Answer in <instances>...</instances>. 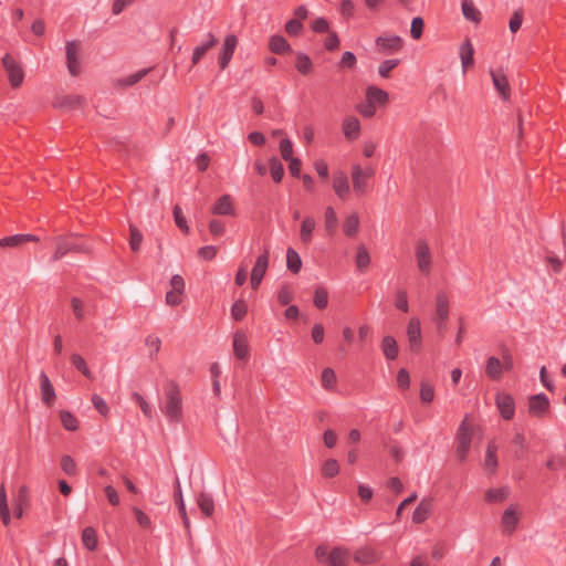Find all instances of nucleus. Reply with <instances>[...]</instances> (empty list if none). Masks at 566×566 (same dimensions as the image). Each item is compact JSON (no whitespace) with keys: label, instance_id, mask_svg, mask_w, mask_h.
Here are the masks:
<instances>
[{"label":"nucleus","instance_id":"nucleus-1","mask_svg":"<svg viewBox=\"0 0 566 566\" xmlns=\"http://www.w3.org/2000/svg\"><path fill=\"white\" fill-rule=\"evenodd\" d=\"M160 408L170 423H179L182 420V398L177 382H168L165 401Z\"/></svg>","mask_w":566,"mask_h":566},{"label":"nucleus","instance_id":"nucleus-2","mask_svg":"<svg viewBox=\"0 0 566 566\" xmlns=\"http://www.w3.org/2000/svg\"><path fill=\"white\" fill-rule=\"evenodd\" d=\"M375 169L371 166L363 167L360 164L352 166V184L357 196H361L367 190L368 179L373 178Z\"/></svg>","mask_w":566,"mask_h":566},{"label":"nucleus","instance_id":"nucleus-3","mask_svg":"<svg viewBox=\"0 0 566 566\" xmlns=\"http://www.w3.org/2000/svg\"><path fill=\"white\" fill-rule=\"evenodd\" d=\"M457 447H455V453L457 457L464 461L469 454L470 448H471V441H472V427L471 424L464 419L457 432L455 437Z\"/></svg>","mask_w":566,"mask_h":566},{"label":"nucleus","instance_id":"nucleus-4","mask_svg":"<svg viewBox=\"0 0 566 566\" xmlns=\"http://www.w3.org/2000/svg\"><path fill=\"white\" fill-rule=\"evenodd\" d=\"M450 300L446 292H439L436 295L434 300V324L439 332H443L447 327V322L449 318V310Z\"/></svg>","mask_w":566,"mask_h":566},{"label":"nucleus","instance_id":"nucleus-5","mask_svg":"<svg viewBox=\"0 0 566 566\" xmlns=\"http://www.w3.org/2000/svg\"><path fill=\"white\" fill-rule=\"evenodd\" d=\"M522 517V509L518 504L509 505L502 516H501V526L504 534L512 535L521 521Z\"/></svg>","mask_w":566,"mask_h":566},{"label":"nucleus","instance_id":"nucleus-6","mask_svg":"<svg viewBox=\"0 0 566 566\" xmlns=\"http://www.w3.org/2000/svg\"><path fill=\"white\" fill-rule=\"evenodd\" d=\"M549 409L551 402L545 394L541 392L528 397L527 412L530 416L542 419L549 412Z\"/></svg>","mask_w":566,"mask_h":566},{"label":"nucleus","instance_id":"nucleus-7","mask_svg":"<svg viewBox=\"0 0 566 566\" xmlns=\"http://www.w3.org/2000/svg\"><path fill=\"white\" fill-rule=\"evenodd\" d=\"M415 256L419 271L422 274L428 275L432 266V255L430 248L426 241H417Z\"/></svg>","mask_w":566,"mask_h":566},{"label":"nucleus","instance_id":"nucleus-8","mask_svg":"<svg viewBox=\"0 0 566 566\" xmlns=\"http://www.w3.org/2000/svg\"><path fill=\"white\" fill-rule=\"evenodd\" d=\"M2 64L8 73L10 84L13 87L20 86L23 82L24 74L19 63L10 54H6L2 57Z\"/></svg>","mask_w":566,"mask_h":566},{"label":"nucleus","instance_id":"nucleus-9","mask_svg":"<svg viewBox=\"0 0 566 566\" xmlns=\"http://www.w3.org/2000/svg\"><path fill=\"white\" fill-rule=\"evenodd\" d=\"M377 50L386 54H395L402 46V39L396 34L380 35L375 41Z\"/></svg>","mask_w":566,"mask_h":566},{"label":"nucleus","instance_id":"nucleus-10","mask_svg":"<svg viewBox=\"0 0 566 566\" xmlns=\"http://www.w3.org/2000/svg\"><path fill=\"white\" fill-rule=\"evenodd\" d=\"M407 337L411 352H418L421 347V324L418 317H411L407 325Z\"/></svg>","mask_w":566,"mask_h":566},{"label":"nucleus","instance_id":"nucleus-11","mask_svg":"<svg viewBox=\"0 0 566 566\" xmlns=\"http://www.w3.org/2000/svg\"><path fill=\"white\" fill-rule=\"evenodd\" d=\"M238 44V38L234 34L226 36L222 49L219 53V65L221 70H224L231 61L233 53Z\"/></svg>","mask_w":566,"mask_h":566},{"label":"nucleus","instance_id":"nucleus-12","mask_svg":"<svg viewBox=\"0 0 566 566\" xmlns=\"http://www.w3.org/2000/svg\"><path fill=\"white\" fill-rule=\"evenodd\" d=\"M496 407L505 420H511L515 413V402L511 395L499 392L495 397Z\"/></svg>","mask_w":566,"mask_h":566},{"label":"nucleus","instance_id":"nucleus-13","mask_svg":"<svg viewBox=\"0 0 566 566\" xmlns=\"http://www.w3.org/2000/svg\"><path fill=\"white\" fill-rule=\"evenodd\" d=\"M66 62L67 70L72 76H76L81 72V62L78 60V45L75 41L66 42Z\"/></svg>","mask_w":566,"mask_h":566},{"label":"nucleus","instance_id":"nucleus-14","mask_svg":"<svg viewBox=\"0 0 566 566\" xmlns=\"http://www.w3.org/2000/svg\"><path fill=\"white\" fill-rule=\"evenodd\" d=\"M39 379H40L41 400L46 406H51L56 398L54 387H53L50 378L48 377V375L44 371L40 373Z\"/></svg>","mask_w":566,"mask_h":566},{"label":"nucleus","instance_id":"nucleus-15","mask_svg":"<svg viewBox=\"0 0 566 566\" xmlns=\"http://www.w3.org/2000/svg\"><path fill=\"white\" fill-rule=\"evenodd\" d=\"M233 353L234 356L240 360H244L249 356L248 336L242 331H238L233 335Z\"/></svg>","mask_w":566,"mask_h":566},{"label":"nucleus","instance_id":"nucleus-16","mask_svg":"<svg viewBox=\"0 0 566 566\" xmlns=\"http://www.w3.org/2000/svg\"><path fill=\"white\" fill-rule=\"evenodd\" d=\"M333 189L339 199H342V200L347 199L349 191H350V187H349L348 178L344 171L339 170V171L334 172Z\"/></svg>","mask_w":566,"mask_h":566},{"label":"nucleus","instance_id":"nucleus-17","mask_svg":"<svg viewBox=\"0 0 566 566\" xmlns=\"http://www.w3.org/2000/svg\"><path fill=\"white\" fill-rule=\"evenodd\" d=\"M84 251H85V249L82 244L60 238L56 242V249L53 254V260L54 261L60 260L64 255H66L69 252H84Z\"/></svg>","mask_w":566,"mask_h":566},{"label":"nucleus","instance_id":"nucleus-18","mask_svg":"<svg viewBox=\"0 0 566 566\" xmlns=\"http://www.w3.org/2000/svg\"><path fill=\"white\" fill-rule=\"evenodd\" d=\"M316 220L312 216H305L300 227V240L303 244L308 245L313 241V234L316 229Z\"/></svg>","mask_w":566,"mask_h":566},{"label":"nucleus","instance_id":"nucleus-19","mask_svg":"<svg viewBox=\"0 0 566 566\" xmlns=\"http://www.w3.org/2000/svg\"><path fill=\"white\" fill-rule=\"evenodd\" d=\"M493 85L499 92L502 98L507 99L510 97L511 87L506 75L502 71H490Z\"/></svg>","mask_w":566,"mask_h":566},{"label":"nucleus","instance_id":"nucleus-20","mask_svg":"<svg viewBox=\"0 0 566 566\" xmlns=\"http://www.w3.org/2000/svg\"><path fill=\"white\" fill-rule=\"evenodd\" d=\"M211 213L216 216H234L235 210L230 195L221 196L211 207Z\"/></svg>","mask_w":566,"mask_h":566},{"label":"nucleus","instance_id":"nucleus-21","mask_svg":"<svg viewBox=\"0 0 566 566\" xmlns=\"http://www.w3.org/2000/svg\"><path fill=\"white\" fill-rule=\"evenodd\" d=\"M459 54L462 72L465 74L467 70L474 64V48L469 39L460 45Z\"/></svg>","mask_w":566,"mask_h":566},{"label":"nucleus","instance_id":"nucleus-22","mask_svg":"<svg viewBox=\"0 0 566 566\" xmlns=\"http://www.w3.org/2000/svg\"><path fill=\"white\" fill-rule=\"evenodd\" d=\"M350 552L347 548L337 546L328 554L329 566H347L349 563Z\"/></svg>","mask_w":566,"mask_h":566},{"label":"nucleus","instance_id":"nucleus-23","mask_svg":"<svg viewBox=\"0 0 566 566\" xmlns=\"http://www.w3.org/2000/svg\"><path fill=\"white\" fill-rule=\"evenodd\" d=\"M217 44V39L212 33L207 34V40L200 45L196 46L192 52L191 63L196 65L205 56V54Z\"/></svg>","mask_w":566,"mask_h":566},{"label":"nucleus","instance_id":"nucleus-24","mask_svg":"<svg viewBox=\"0 0 566 566\" xmlns=\"http://www.w3.org/2000/svg\"><path fill=\"white\" fill-rule=\"evenodd\" d=\"M343 133L345 137L349 140H355L360 132V123L355 116H347L343 120Z\"/></svg>","mask_w":566,"mask_h":566},{"label":"nucleus","instance_id":"nucleus-25","mask_svg":"<svg viewBox=\"0 0 566 566\" xmlns=\"http://www.w3.org/2000/svg\"><path fill=\"white\" fill-rule=\"evenodd\" d=\"M38 238L32 234H14L0 239V248H17L29 241H36Z\"/></svg>","mask_w":566,"mask_h":566},{"label":"nucleus","instance_id":"nucleus-26","mask_svg":"<svg viewBox=\"0 0 566 566\" xmlns=\"http://www.w3.org/2000/svg\"><path fill=\"white\" fill-rule=\"evenodd\" d=\"M432 512V503L429 500H422L415 509L412 514L413 523L420 524L424 522Z\"/></svg>","mask_w":566,"mask_h":566},{"label":"nucleus","instance_id":"nucleus-27","mask_svg":"<svg viewBox=\"0 0 566 566\" xmlns=\"http://www.w3.org/2000/svg\"><path fill=\"white\" fill-rule=\"evenodd\" d=\"M485 371H486V375L491 379H493V380L501 379V377L503 375V364H502V361L497 357H495V356L489 357L488 361H486Z\"/></svg>","mask_w":566,"mask_h":566},{"label":"nucleus","instance_id":"nucleus-28","mask_svg":"<svg viewBox=\"0 0 566 566\" xmlns=\"http://www.w3.org/2000/svg\"><path fill=\"white\" fill-rule=\"evenodd\" d=\"M381 349L388 360L396 359L399 353L396 339L389 335L382 338Z\"/></svg>","mask_w":566,"mask_h":566},{"label":"nucleus","instance_id":"nucleus-29","mask_svg":"<svg viewBox=\"0 0 566 566\" xmlns=\"http://www.w3.org/2000/svg\"><path fill=\"white\" fill-rule=\"evenodd\" d=\"M366 99L374 104L375 106L377 104L384 105L388 101V94L381 88H378L376 86H369L366 91Z\"/></svg>","mask_w":566,"mask_h":566},{"label":"nucleus","instance_id":"nucleus-30","mask_svg":"<svg viewBox=\"0 0 566 566\" xmlns=\"http://www.w3.org/2000/svg\"><path fill=\"white\" fill-rule=\"evenodd\" d=\"M463 17L473 22L479 23L481 21V12L475 8L471 0H463L461 3Z\"/></svg>","mask_w":566,"mask_h":566},{"label":"nucleus","instance_id":"nucleus-31","mask_svg":"<svg viewBox=\"0 0 566 566\" xmlns=\"http://www.w3.org/2000/svg\"><path fill=\"white\" fill-rule=\"evenodd\" d=\"M354 558L361 564H373L376 563L379 557L377 552L373 548L361 547L355 552Z\"/></svg>","mask_w":566,"mask_h":566},{"label":"nucleus","instance_id":"nucleus-32","mask_svg":"<svg viewBox=\"0 0 566 566\" xmlns=\"http://www.w3.org/2000/svg\"><path fill=\"white\" fill-rule=\"evenodd\" d=\"M197 504L205 516H211L214 511V502L210 494L200 493L197 497Z\"/></svg>","mask_w":566,"mask_h":566},{"label":"nucleus","instance_id":"nucleus-33","mask_svg":"<svg viewBox=\"0 0 566 566\" xmlns=\"http://www.w3.org/2000/svg\"><path fill=\"white\" fill-rule=\"evenodd\" d=\"M268 266H269V251L265 250L264 253H262L261 255H259L256 258V261L252 269L251 275L263 279V276L266 273Z\"/></svg>","mask_w":566,"mask_h":566},{"label":"nucleus","instance_id":"nucleus-34","mask_svg":"<svg viewBox=\"0 0 566 566\" xmlns=\"http://www.w3.org/2000/svg\"><path fill=\"white\" fill-rule=\"evenodd\" d=\"M269 48L275 54H283L291 50V45L282 35L271 36Z\"/></svg>","mask_w":566,"mask_h":566},{"label":"nucleus","instance_id":"nucleus-35","mask_svg":"<svg viewBox=\"0 0 566 566\" xmlns=\"http://www.w3.org/2000/svg\"><path fill=\"white\" fill-rule=\"evenodd\" d=\"M336 374L331 367L323 369L321 375V385L325 390L333 391L336 388Z\"/></svg>","mask_w":566,"mask_h":566},{"label":"nucleus","instance_id":"nucleus-36","mask_svg":"<svg viewBox=\"0 0 566 566\" xmlns=\"http://www.w3.org/2000/svg\"><path fill=\"white\" fill-rule=\"evenodd\" d=\"M510 495V489L499 488V489H489L485 493V500L490 503H500L506 500Z\"/></svg>","mask_w":566,"mask_h":566},{"label":"nucleus","instance_id":"nucleus-37","mask_svg":"<svg viewBox=\"0 0 566 566\" xmlns=\"http://www.w3.org/2000/svg\"><path fill=\"white\" fill-rule=\"evenodd\" d=\"M338 226L336 212L333 207H327L324 212V227L327 234H333Z\"/></svg>","mask_w":566,"mask_h":566},{"label":"nucleus","instance_id":"nucleus-38","mask_svg":"<svg viewBox=\"0 0 566 566\" xmlns=\"http://www.w3.org/2000/svg\"><path fill=\"white\" fill-rule=\"evenodd\" d=\"M497 446L494 441L489 442L485 453V468L494 472L497 468V458H496Z\"/></svg>","mask_w":566,"mask_h":566},{"label":"nucleus","instance_id":"nucleus-39","mask_svg":"<svg viewBox=\"0 0 566 566\" xmlns=\"http://www.w3.org/2000/svg\"><path fill=\"white\" fill-rule=\"evenodd\" d=\"M0 517L6 526L10 524L11 514L8 505L7 493L3 485H1L0 488Z\"/></svg>","mask_w":566,"mask_h":566},{"label":"nucleus","instance_id":"nucleus-40","mask_svg":"<svg viewBox=\"0 0 566 566\" xmlns=\"http://www.w3.org/2000/svg\"><path fill=\"white\" fill-rule=\"evenodd\" d=\"M82 542H83V545L87 549H90V551L96 549V547H97L96 531L91 526L85 527L82 532Z\"/></svg>","mask_w":566,"mask_h":566},{"label":"nucleus","instance_id":"nucleus-41","mask_svg":"<svg viewBox=\"0 0 566 566\" xmlns=\"http://www.w3.org/2000/svg\"><path fill=\"white\" fill-rule=\"evenodd\" d=\"M60 420L64 429L67 431H75L78 428L76 417L67 410L60 411Z\"/></svg>","mask_w":566,"mask_h":566},{"label":"nucleus","instance_id":"nucleus-42","mask_svg":"<svg viewBox=\"0 0 566 566\" xmlns=\"http://www.w3.org/2000/svg\"><path fill=\"white\" fill-rule=\"evenodd\" d=\"M286 265L293 273H297L302 266V260L298 253L292 248H289L286 252Z\"/></svg>","mask_w":566,"mask_h":566},{"label":"nucleus","instance_id":"nucleus-43","mask_svg":"<svg viewBox=\"0 0 566 566\" xmlns=\"http://www.w3.org/2000/svg\"><path fill=\"white\" fill-rule=\"evenodd\" d=\"M356 266L360 270V271H364L368 268L369 263H370V255H369V252L368 250L366 249L365 245H359L357 248V253H356Z\"/></svg>","mask_w":566,"mask_h":566},{"label":"nucleus","instance_id":"nucleus-44","mask_svg":"<svg viewBox=\"0 0 566 566\" xmlns=\"http://www.w3.org/2000/svg\"><path fill=\"white\" fill-rule=\"evenodd\" d=\"M359 227V219L356 213L349 214L343 224V231L346 235L352 237L354 235Z\"/></svg>","mask_w":566,"mask_h":566},{"label":"nucleus","instance_id":"nucleus-45","mask_svg":"<svg viewBox=\"0 0 566 566\" xmlns=\"http://www.w3.org/2000/svg\"><path fill=\"white\" fill-rule=\"evenodd\" d=\"M132 399L135 400L138 403L143 415L147 419H151L153 418V415H154L153 408H151V406L148 403V401L142 395H139L138 392H133L132 394Z\"/></svg>","mask_w":566,"mask_h":566},{"label":"nucleus","instance_id":"nucleus-46","mask_svg":"<svg viewBox=\"0 0 566 566\" xmlns=\"http://www.w3.org/2000/svg\"><path fill=\"white\" fill-rule=\"evenodd\" d=\"M270 171H271V176H272V179L275 181V182H280L284 176V167L282 165V163L273 157L270 159Z\"/></svg>","mask_w":566,"mask_h":566},{"label":"nucleus","instance_id":"nucleus-47","mask_svg":"<svg viewBox=\"0 0 566 566\" xmlns=\"http://www.w3.org/2000/svg\"><path fill=\"white\" fill-rule=\"evenodd\" d=\"M248 312V306L243 300H238L231 306V316L234 321H241Z\"/></svg>","mask_w":566,"mask_h":566},{"label":"nucleus","instance_id":"nucleus-48","mask_svg":"<svg viewBox=\"0 0 566 566\" xmlns=\"http://www.w3.org/2000/svg\"><path fill=\"white\" fill-rule=\"evenodd\" d=\"M295 66L300 73L307 74V73H310V71L312 69V61L306 54L298 53L296 55Z\"/></svg>","mask_w":566,"mask_h":566},{"label":"nucleus","instance_id":"nucleus-49","mask_svg":"<svg viewBox=\"0 0 566 566\" xmlns=\"http://www.w3.org/2000/svg\"><path fill=\"white\" fill-rule=\"evenodd\" d=\"M71 361L74 365V367L78 369L85 377L92 378V373L88 369L85 359L81 355L73 354L71 356Z\"/></svg>","mask_w":566,"mask_h":566},{"label":"nucleus","instance_id":"nucleus-50","mask_svg":"<svg viewBox=\"0 0 566 566\" xmlns=\"http://www.w3.org/2000/svg\"><path fill=\"white\" fill-rule=\"evenodd\" d=\"M328 303V292L324 287H317L314 292V305L317 308H325Z\"/></svg>","mask_w":566,"mask_h":566},{"label":"nucleus","instance_id":"nucleus-51","mask_svg":"<svg viewBox=\"0 0 566 566\" xmlns=\"http://www.w3.org/2000/svg\"><path fill=\"white\" fill-rule=\"evenodd\" d=\"M148 73L147 69L139 70L122 80H119V84L123 86H133L138 83L146 74Z\"/></svg>","mask_w":566,"mask_h":566},{"label":"nucleus","instance_id":"nucleus-52","mask_svg":"<svg viewBox=\"0 0 566 566\" xmlns=\"http://www.w3.org/2000/svg\"><path fill=\"white\" fill-rule=\"evenodd\" d=\"M280 153H281L282 158L285 161L295 158V157H293V144H292L291 139H289V138L281 139V142H280Z\"/></svg>","mask_w":566,"mask_h":566},{"label":"nucleus","instance_id":"nucleus-53","mask_svg":"<svg viewBox=\"0 0 566 566\" xmlns=\"http://www.w3.org/2000/svg\"><path fill=\"white\" fill-rule=\"evenodd\" d=\"M339 472L338 462L335 459H328L325 461L322 468L323 475L327 478H333Z\"/></svg>","mask_w":566,"mask_h":566},{"label":"nucleus","instance_id":"nucleus-54","mask_svg":"<svg viewBox=\"0 0 566 566\" xmlns=\"http://www.w3.org/2000/svg\"><path fill=\"white\" fill-rule=\"evenodd\" d=\"M395 306L401 311L407 313L409 311V303H408V296L407 292L403 290H398L396 292V300H395Z\"/></svg>","mask_w":566,"mask_h":566},{"label":"nucleus","instance_id":"nucleus-55","mask_svg":"<svg viewBox=\"0 0 566 566\" xmlns=\"http://www.w3.org/2000/svg\"><path fill=\"white\" fill-rule=\"evenodd\" d=\"M398 59L385 60L378 67V73L381 77H388L391 70L399 64Z\"/></svg>","mask_w":566,"mask_h":566},{"label":"nucleus","instance_id":"nucleus-56","mask_svg":"<svg viewBox=\"0 0 566 566\" xmlns=\"http://www.w3.org/2000/svg\"><path fill=\"white\" fill-rule=\"evenodd\" d=\"M61 469L67 474V475H74L76 473V463L70 455H63L61 458Z\"/></svg>","mask_w":566,"mask_h":566},{"label":"nucleus","instance_id":"nucleus-57","mask_svg":"<svg viewBox=\"0 0 566 566\" xmlns=\"http://www.w3.org/2000/svg\"><path fill=\"white\" fill-rule=\"evenodd\" d=\"M92 403L102 416L106 417L109 413V408L101 396L94 394L92 396Z\"/></svg>","mask_w":566,"mask_h":566},{"label":"nucleus","instance_id":"nucleus-58","mask_svg":"<svg viewBox=\"0 0 566 566\" xmlns=\"http://www.w3.org/2000/svg\"><path fill=\"white\" fill-rule=\"evenodd\" d=\"M423 32V20L420 17H416L411 21L410 34L415 40L421 38Z\"/></svg>","mask_w":566,"mask_h":566},{"label":"nucleus","instance_id":"nucleus-59","mask_svg":"<svg viewBox=\"0 0 566 566\" xmlns=\"http://www.w3.org/2000/svg\"><path fill=\"white\" fill-rule=\"evenodd\" d=\"M434 398V389L431 385L422 382L420 387V399L422 402L429 403Z\"/></svg>","mask_w":566,"mask_h":566},{"label":"nucleus","instance_id":"nucleus-60","mask_svg":"<svg viewBox=\"0 0 566 566\" xmlns=\"http://www.w3.org/2000/svg\"><path fill=\"white\" fill-rule=\"evenodd\" d=\"M293 300V291L290 286L283 285L277 292V301L281 305H287Z\"/></svg>","mask_w":566,"mask_h":566},{"label":"nucleus","instance_id":"nucleus-61","mask_svg":"<svg viewBox=\"0 0 566 566\" xmlns=\"http://www.w3.org/2000/svg\"><path fill=\"white\" fill-rule=\"evenodd\" d=\"M145 343H146V346L148 347L150 357L155 356L159 352L160 344H161L159 337L149 335L146 337Z\"/></svg>","mask_w":566,"mask_h":566},{"label":"nucleus","instance_id":"nucleus-62","mask_svg":"<svg viewBox=\"0 0 566 566\" xmlns=\"http://www.w3.org/2000/svg\"><path fill=\"white\" fill-rule=\"evenodd\" d=\"M355 4L352 0H342L339 12L345 19H350L354 15Z\"/></svg>","mask_w":566,"mask_h":566},{"label":"nucleus","instance_id":"nucleus-63","mask_svg":"<svg viewBox=\"0 0 566 566\" xmlns=\"http://www.w3.org/2000/svg\"><path fill=\"white\" fill-rule=\"evenodd\" d=\"M134 511V514L136 516V521L137 523L144 527V528H151V521H150V517L144 513L142 510L137 509V507H134L133 509Z\"/></svg>","mask_w":566,"mask_h":566},{"label":"nucleus","instance_id":"nucleus-64","mask_svg":"<svg viewBox=\"0 0 566 566\" xmlns=\"http://www.w3.org/2000/svg\"><path fill=\"white\" fill-rule=\"evenodd\" d=\"M312 339L315 344H322L325 337V329L321 323H316L312 327Z\"/></svg>","mask_w":566,"mask_h":566}]
</instances>
